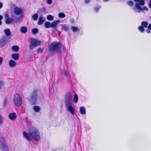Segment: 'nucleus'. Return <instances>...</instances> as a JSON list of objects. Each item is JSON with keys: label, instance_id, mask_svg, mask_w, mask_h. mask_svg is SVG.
Masks as SVG:
<instances>
[{"label": "nucleus", "instance_id": "f257e3e1", "mask_svg": "<svg viewBox=\"0 0 151 151\" xmlns=\"http://www.w3.org/2000/svg\"><path fill=\"white\" fill-rule=\"evenodd\" d=\"M23 136L28 141H31L32 138L38 141L40 139V135L37 129L33 127H31L29 130V133L25 132H23Z\"/></svg>", "mask_w": 151, "mask_h": 151}, {"label": "nucleus", "instance_id": "f03ea898", "mask_svg": "<svg viewBox=\"0 0 151 151\" xmlns=\"http://www.w3.org/2000/svg\"><path fill=\"white\" fill-rule=\"evenodd\" d=\"M62 45L60 42H54L52 43L49 47V52L52 54L57 52L62 47Z\"/></svg>", "mask_w": 151, "mask_h": 151}, {"label": "nucleus", "instance_id": "7ed1b4c3", "mask_svg": "<svg viewBox=\"0 0 151 151\" xmlns=\"http://www.w3.org/2000/svg\"><path fill=\"white\" fill-rule=\"evenodd\" d=\"M38 90L37 89H34L30 94V97L29 102L32 105L35 104L37 101V97Z\"/></svg>", "mask_w": 151, "mask_h": 151}, {"label": "nucleus", "instance_id": "20e7f679", "mask_svg": "<svg viewBox=\"0 0 151 151\" xmlns=\"http://www.w3.org/2000/svg\"><path fill=\"white\" fill-rule=\"evenodd\" d=\"M29 41L30 44L29 49L31 50H32L35 47L39 46L41 43L40 41L32 38H30Z\"/></svg>", "mask_w": 151, "mask_h": 151}, {"label": "nucleus", "instance_id": "39448f33", "mask_svg": "<svg viewBox=\"0 0 151 151\" xmlns=\"http://www.w3.org/2000/svg\"><path fill=\"white\" fill-rule=\"evenodd\" d=\"M13 101L14 104L17 106H20L22 103V98L20 95L16 94L14 96Z\"/></svg>", "mask_w": 151, "mask_h": 151}, {"label": "nucleus", "instance_id": "423d86ee", "mask_svg": "<svg viewBox=\"0 0 151 151\" xmlns=\"http://www.w3.org/2000/svg\"><path fill=\"white\" fill-rule=\"evenodd\" d=\"M72 95L70 93L68 92L65 95L64 103L65 106L72 104L71 98Z\"/></svg>", "mask_w": 151, "mask_h": 151}, {"label": "nucleus", "instance_id": "0eeeda50", "mask_svg": "<svg viewBox=\"0 0 151 151\" xmlns=\"http://www.w3.org/2000/svg\"><path fill=\"white\" fill-rule=\"evenodd\" d=\"M135 12L140 13L143 10L148 11V8L145 6L142 8L140 6L139 3H136L135 4V6L133 8Z\"/></svg>", "mask_w": 151, "mask_h": 151}, {"label": "nucleus", "instance_id": "6e6552de", "mask_svg": "<svg viewBox=\"0 0 151 151\" xmlns=\"http://www.w3.org/2000/svg\"><path fill=\"white\" fill-rule=\"evenodd\" d=\"M5 138L0 134V147L2 151H6L8 149L5 143Z\"/></svg>", "mask_w": 151, "mask_h": 151}, {"label": "nucleus", "instance_id": "1a4fd4ad", "mask_svg": "<svg viewBox=\"0 0 151 151\" xmlns=\"http://www.w3.org/2000/svg\"><path fill=\"white\" fill-rule=\"evenodd\" d=\"M148 25V23L147 22H142L141 23V25L139 26L138 29L139 32L141 33H143L145 31L144 28H146L147 27Z\"/></svg>", "mask_w": 151, "mask_h": 151}, {"label": "nucleus", "instance_id": "9d476101", "mask_svg": "<svg viewBox=\"0 0 151 151\" xmlns=\"http://www.w3.org/2000/svg\"><path fill=\"white\" fill-rule=\"evenodd\" d=\"M5 23L7 24H9L12 23L14 21V19L13 18L9 17V15L7 13L4 14Z\"/></svg>", "mask_w": 151, "mask_h": 151}, {"label": "nucleus", "instance_id": "9b49d317", "mask_svg": "<svg viewBox=\"0 0 151 151\" xmlns=\"http://www.w3.org/2000/svg\"><path fill=\"white\" fill-rule=\"evenodd\" d=\"M65 106L66 110L70 113L72 115H74V109L72 105H68Z\"/></svg>", "mask_w": 151, "mask_h": 151}, {"label": "nucleus", "instance_id": "f8f14e48", "mask_svg": "<svg viewBox=\"0 0 151 151\" xmlns=\"http://www.w3.org/2000/svg\"><path fill=\"white\" fill-rule=\"evenodd\" d=\"M60 22L59 20L54 21L50 24V27L54 28L55 30H57L56 27L58 24Z\"/></svg>", "mask_w": 151, "mask_h": 151}, {"label": "nucleus", "instance_id": "ddd939ff", "mask_svg": "<svg viewBox=\"0 0 151 151\" xmlns=\"http://www.w3.org/2000/svg\"><path fill=\"white\" fill-rule=\"evenodd\" d=\"M14 12L16 15H19L22 14V10L21 8L19 7H16L14 9Z\"/></svg>", "mask_w": 151, "mask_h": 151}, {"label": "nucleus", "instance_id": "4468645a", "mask_svg": "<svg viewBox=\"0 0 151 151\" xmlns=\"http://www.w3.org/2000/svg\"><path fill=\"white\" fill-rule=\"evenodd\" d=\"M7 43L6 39L4 37H2L0 40V47H1L5 45Z\"/></svg>", "mask_w": 151, "mask_h": 151}, {"label": "nucleus", "instance_id": "2eb2a0df", "mask_svg": "<svg viewBox=\"0 0 151 151\" xmlns=\"http://www.w3.org/2000/svg\"><path fill=\"white\" fill-rule=\"evenodd\" d=\"M8 64L9 67L11 68L14 67L16 65V62L12 60H11L9 61Z\"/></svg>", "mask_w": 151, "mask_h": 151}, {"label": "nucleus", "instance_id": "dca6fc26", "mask_svg": "<svg viewBox=\"0 0 151 151\" xmlns=\"http://www.w3.org/2000/svg\"><path fill=\"white\" fill-rule=\"evenodd\" d=\"M9 117L10 120H14L16 119L17 115L14 113H10L9 115Z\"/></svg>", "mask_w": 151, "mask_h": 151}, {"label": "nucleus", "instance_id": "f3484780", "mask_svg": "<svg viewBox=\"0 0 151 151\" xmlns=\"http://www.w3.org/2000/svg\"><path fill=\"white\" fill-rule=\"evenodd\" d=\"M19 54L18 53H14L12 55V58L15 60H17L19 59Z\"/></svg>", "mask_w": 151, "mask_h": 151}, {"label": "nucleus", "instance_id": "a211bd4d", "mask_svg": "<svg viewBox=\"0 0 151 151\" xmlns=\"http://www.w3.org/2000/svg\"><path fill=\"white\" fill-rule=\"evenodd\" d=\"M43 17L42 16H41L40 17L38 22H37V24L38 25H41L45 21V20L43 19Z\"/></svg>", "mask_w": 151, "mask_h": 151}, {"label": "nucleus", "instance_id": "6ab92c4d", "mask_svg": "<svg viewBox=\"0 0 151 151\" xmlns=\"http://www.w3.org/2000/svg\"><path fill=\"white\" fill-rule=\"evenodd\" d=\"M80 112L81 114H86V110L84 106H82L80 108Z\"/></svg>", "mask_w": 151, "mask_h": 151}, {"label": "nucleus", "instance_id": "aec40b11", "mask_svg": "<svg viewBox=\"0 0 151 151\" xmlns=\"http://www.w3.org/2000/svg\"><path fill=\"white\" fill-rule=\"evenodd\" d=\"M4 32L5 35L7 37H9L11 35V32L9 29L8 28L4 29Z\"/></svg>", "mask_w": 151, "mask_h": 151}, {"label": "nucleus", "instance_id": "412c9836", "mask_svg": "<svg viewBox=\"0 0 151 151\" xmlns=\"http://www.w3.org/2000/svg\"><path fill=\"white\" fill-rule=\"evenodd\" d=\"M61 74L66 77H67L68 73L65 68L62 69L60 71Z\"/></svg>", "mask_w": 151, "mask_h": 151}, {"label": "nucleus", "instance_id": "4be33fe9", "mask_svg": "<svg viewBox=\"0 0 151 151\" xmlns=\"http://www.w3.org/2000/svg\"><path fill=\"white\" fill-rule=\"evenodd\" d=\"M27 28L24 26L21 27L20 29V32L22 33H25L27 31Z\"/></svg>", "mask_w": 151, "mask_h": 151}, {"label": "nucleus", "instance_id": "5701e85b", "mask_svg": "<svg viewBox=\"0 0 151 151\" xmlns=\"http://www.w3.org/2000/svg\"><path fill=\"white\" fill-rule=\"evenodd\" d=\"M19 49V48L18 46L14 45L12 47V50L15 52H17L18 51Z\"/></svg>", "mask_w": 151, "mask_h": 151}, {"label": "nucleus", "instance_id": "b1692460", "mask_svg": "<svg viewBox=\"0 0 151 151\" xmlns=\"http://www.w3.org/2000/svg\"><path fill=\"white\" fill-rule=\"evenodd\" d=\"M71 29L73 32H75L77 31L79 32L80 29L78 27L73 26L71 27Z\"/></svg>", "mask_w": 151, "mask_h": 151}, {"label": "nucleus", "instance_id": "393cba45", "mask_svg": "<svg viewBox=\"0 0 151 151\" xmlns=\"http://www.w3.org/2000/svg\"><path fill=\"white\" fill-rule=\"evenodd\" d=\"M78 96L75 93L73 96V101L75 103H76L78 102Z\"/></svg>", "mask_w": 151, "mask_h": 151}, {"label": "nucleus", "instance_id": "a878e982", "mask_svg": "<svg viewBox=\"0 0 151 151\" xmlns=\"http://www.w3.org/2000/svg\"><path fill=\"white\" fill-rule=\"evenodd\" d=\"M68 30V28L67 26H66V25L65 24H64V25L61 28V30L62 31H67Z\"/></svg>", "mask_w": 151, "mask_h": 151}, {"label": "nucleus", "instance_id": "bb28decb", "mask_svg": "<svg viewBox=\"0 0 151 151\" xmlns=\"http://www.w3.org/2000/svg\"><path fill=\"white\" fill-rule=\"evenodd\" d=\"M33 109L35 111L37 112L39 111L40 109V108L38 106H34Z\"/></svg>", "mask_w": 151, "mask_h": 151}, {"label": "nucleus", "instance_id": "cd10ccee", "mask_svg": "<svg viewBox=\"0 0 151 151\" xmlns=\"http://www.w3.org/2000/svg\"><path fill=\"white\" fill-rule=\"evenodd\" d=\"M38 16L37 14H35L34 15H33L32 17V18L34 20H37L38 18Z\"/></svg>", "mask_w": 151, "mask_h": 151}, {"label": "nucleus", "instance_id": "c85d7f7f", "mask_svg": "<svg viewBox=\"0 0 151 151\" xmlns=\"http://www.w3.org/2000/svg\"><path fill=\"white\" fill-rule=\"evenodd\" d=\"M50 23L49 22H46L44 24V26L46 28H48L50 27Z\"/></svg>", "mask_w": 151, "mask_h": 151}, {"label": "nucleus", "instance_id": "c756f323", "mask_svg": "<svg viewBox=\"0 0 151 151\" xmlns=\"http://www.w3.org/2000/svg\"><path fill=\"white\" fill-rule=\"evenodd\" d=\"M58 16L59 17L61 18H64L65 17V14L62 12L59 13L58 14Z\"/></svg>", "mask_w": 151, "mask_h": 151}, {"label": "nucleus", "instance_id": "7c9ffc66", "mask_svg": "<svg viewBox=\"0 0 151 151\" xmlns=\"http://www.w3.org/2000/svg\"><path fill=\"white\" fill-rule=\"evenodd\" d=\"M32 33L35 35L38 32V30L37 28H34L32 30Z\"/></svg>", "mask_w": 151, "mask_h": 151}, {"label": "nucleus", "instance_id": "2f4dec72", "mask_svg": "<svg viewBox=\"0 0 151 151\" xmlns=\"http://www.w3.org/2000/svg\"><path fill=\"white\" fill-rule=\"evenodd\" d=\"M101 8V6L99 5H97L94 8V10L96 12H97Z\"/></svg>", "mask_w": 151, "mask_h": 151}, {"label": "nucleus", "instance_id": "473e14b6", "mask_svg": "<svg viewBox=\"0 0 151 151\" xmlns=\"http://www.w3.org/2000/svg\"><path fill=\"white\" fill-rule=\"evenodd\" d=\"M47 19L49 20H52L53 19V17L51 15H49L47 16Z\"/></svg>", "mask_w": 151, "mask_h": 151}, {"label": "nucleus", "instance_id": "72a5a7b5", "mask_svg": "<svg viewBox=\"0 0 151 151\" xmlns=\"http://www.w3.org/2000/svg\"><path fill=\"white\" fill-rule=\"evenodd\" d=\"M127 4L129 6H133V2L131 1H129L127 2Z\"/></svg>", "mask_w": 151, "mask_h": 151}, {"label": "nucleus", "instance_id": "f704fd0d", "mask_svg": "<svg viewBox=\"0 0 151 151\" xmlns=\"http://www.w3.org/2000/svg\"><path fill=\"white\" fill-rule=\"evenodd\" d=\"M145 2L143 0H141L139 1V5H144L145 4Z\"/></svg>", "mask_w": 151, "mask_h": 151}, {"label": "nucleus", "instance_id": "c9c22d12", "mask_svg": "<svg viewBox=\"0 0 151 151\" xmlns=\"http://www.w3.org/2000/svg\"><path fill=\"white\" fill-rule=\"evenodd\" d=\"M42 50L41 48H39L37 50V52L38 53H39L40 52H42Z\"/></svg>", "mask_w": 151, "mask_h": 151}, {"label": "nucleus", "instance_id": "e433bc0d", "mask_svg": "<svg viewBox=\"0 0 151 151\" xmlns=\"http://www.w3.org/2000/svg\"><path fill=\"white\" fill-rule=\"evenodd\" d=\"M7 102V99H6L5 98L4 100V106H6Z\"/></svg>", "mask_w": 151, "mask_h": 151}, {"label": "nucleus", "instance_id": "4c0bfd02", "mask_svg": "<svg viewBox=\"0 0 151 151\" xmlns=\"http://www.w3.org/2000/svg\"><path fill=\"white\" fill-rule=\"evenodd\" d=\"M47 3L48 4H51L52 3V0H47Z\"/></svg>", "mask_w": 151, "mask_h": 151}, {"label": "nucleus", "instance_id": "58836bf2", "mask_svg": "<svg viewBox=\"0 0 151 151\" xmlns=\"http://www.w3.org/2000/svg\"><path fill=\"white\" fill-rule=\"evenodd\" d=\"M4 84L2 82L0 81V89L3 86Z\"/></svg>", "mask_w": 151, "mask_h": 151}, {"label": "nucleus", "instance_id": "ea45409f", "mask_svg": "<svg viewBox=\"0 0 151 151\" xmlns=\"http://www.w3.org/2000/svg\"><path fill=\"white\" fill-rule=\"evenodd\" d=\"M3 60V58L2 57H0V65H1L2 64Z\"/></svg>", "mask_w": 151, "mask_h": 151}, {"label": "nucleus", "instance_id": "a19ab883", "mask_svg": "<svg viewBox=\"0 0 151 151\" xmlns=\"http://www.w3.org/2000/svg\"><path fill=\"white\" fill-rule=\"evenodd\" d=\"M147 28L151 30V24H149L147 26Z\"/></svg>", "mask_w": 151, "mask_h": 151}, {"label": "nucleus", "instance_id": "79ce46f5", "mask_svg": "<svg viewBox=\"0 0 151 151\" xmlns=\"http://www.w3.org/2000/svg\"><path fill=\"white\" fill-rule=\"evenodd\" d=\"M90 2V0H85L84 2L86 4H87L89 3Z\"/></svg>", "mask_w": 151, "mask_h": 151}, {"label": "nucleus", "instance_id": "37998d69", "mask_svg": "<svg viewBox=\"0 0 151 151\" xmlns=\"http://www.w3.org/2000/svg\"><path fill=\"white\" fill-rule=\"evenodd\" d=\"M150 30L148 29H147L146 30V31L147 32L148 34L150 33Z\"/></svg>", "mask_w": 151, "mask_h": 151}, {"label": "nucleus", "instance_id": "c03bdc74", "mask_svg": "<svg viewBox=\"0 0 151 151\" xmlns=\"http://www.w3.org/2000/svg\"><path fill=\"white\" fill-rule=\"evenodd\" d=\"M3 6V4L2 3L0 2V9H1Z\"/></svg>", "mask_w": 151, "mask_h": 151}, {"label": "nucleus", "instance_id": "a18cd8bd", "mask_svg": "<svg viewBox=\"0 0 151 151\" xmlns=\"http://www.w3.org/2000/svg\"><path fill=\"white\" fill-rule=\"evenodd\" d=\"M70 22L72 23H73L74 22V20L73 19H70Z\"/></svg>", "mask_w": 151, "mask_h": 151}, {"label": "nucleus", "instance_id": "49530a36", "mask_svg": "<svg viewBox=\"0 0 151 151\" xmlns=\"http://www.w3.org/2000/svg\"><path fill=\"white\" fill-rule=\"evenodd\" d=\"M3 18V16L1 15H0V22H2L1 20Z\"/></svg>", "mask_w": 151, "mask_h": 151}, {"label": "nucleus", "instance_id": "de8ad7c7", "mask_svg": "<svg viewBox=\"0 0 151 151\" xmlns=\"http://www.w3.org/2000/svg\"><path fill=\"white\" fill-rule=\"evenodd\" d=\"M2 122V118H1V116L0 115V125L1 124Z\"/></svg>", "mask_w": 151, "mask_h": 151}, {"label": "nucleus", "instance_id": "09e8293b", "mask_svg": "<svg viewBox=\"0 0 151 151\" xmlns=\"http://www.w3.org/2000/svg\"><path fill=\"white\" fill-rule=\"evenodd\" d=\"M149 6L150 8H151V1L150 2L149 4Z\"/></svg>", "mask_w": 151, "mask_h": 151}, {"label": "nucleus", "instance_id": "8fccbe9b", "mask_svg": "<svg viewBox=\"0 0 151 151\" xmlns=\"http://www.w3.org/2000/svg\"><path fill=\"white\" fill-rule=\"evenodd\" d=\"M103 1L104 2H107L109 1V0H103Z\"/></svg>", "mask_w": 151, "mask_h": 151}, {"label": "nucleus", "instance_id": "3c124183", "mask_svg": "<svg viewBox=\"0 0 151 151\" xmlns=\"http://www.w3.org/2000/svg\"><path fill=\"white\" fill-rule=\"evenodd\" d=\"M134 1L135 2H139L140 0H134Z\"/></svg>", "mask_w": 151, "mask_h": 151}, {"label": "nucleus", "instance_id": "603ef678", "mask_svg": "<svg viewBox=\"0 0 151 151\" xmlns=\"http://www.w3.org/2000/svg\"><path fill=\"white\" fill-rule=\"evenodd\" d=\"M2 24V22H0V25Z\"/></svg>", "mask_w": 151, "mask_h": 151}, {"label": "nucleus", "instance_id": "864d4df0", "mask_svg": "<svg viewBox=\"0 0 151 151\" xmlns=\"http://www.w3.org/2000/svg\"><path fill=\"white\" fill-rule=\"evenodd\" d=\"M99 0H96V1H99Z\"/></svg>", "mask_w": 151, "mask_h": 151}, {"label": "nucleus", "instance_id": "5fc2aeb1", "mask_svg": "<svg viewBox=\"0 0 151 151\" xmlns=\"http://www.w3.org/2000/svg\"><path fill=\"white\" fill-rule=\"evenodd\" d=\"M11 37V36H10V38Z\"/></svg>", "mask_w": 151, "mask_h": 151}, {"label": "nucleus", "instance_id": "6e6d98bb", "mask_svg": "<svg viewBox=\"0 0 151 151\" xmlns=\"http://www.w3.org/2000/svg\"><path fill=\"white\" fill-rule=\"evenodd\" d=\"M150 18L151 19V17H150Z\"/></svg>", "mask_w": 151, "mask_h": 151}]
</instances>
